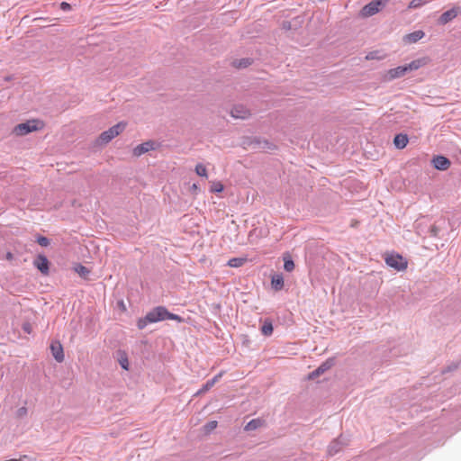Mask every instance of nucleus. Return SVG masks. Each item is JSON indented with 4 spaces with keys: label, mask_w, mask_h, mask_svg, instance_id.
Here are the masks:
<instances>
[{
    "label": "nucleus",
    "mask_w": 461,
    "mask_h": 461,
    "mask_svg": "<svg viewBox=\"0 0 461 461\" xmlns=\"http://www.w3.org/2000/svg\"><path fill=\"white\" fill-rule=\"evenodd\" d=\"M14 258V254L10 251L5 254V259L8 261H12Z\"/></svg>",
    "instance_id": "39"
},
{
    "label": "nucleus",
    "mask_w": 461,
    "mask_h": 461,
    "mask_svg": "<svg viewBox=\"0 0 461 461\" xmlns=\"http://www.w3.org/2000/svg\"><path fill=\"white\" fill-rule=\"evenodd\" d=\"M252 59L249 58H244L240 59H237L233 62L234 67L238 68H248L249 65L252 64Z\"/></svg>",
    "instance_id": "21"
},
{
    "label": "nucleus",
    "mask_w": 461,
    "mask_h": 461,
    "mask_svg": "<svg viewBox=\"0 0 461 461\" xmlns=\"http://www.w3.org/2000/svg\"><path fill=\"white\" fill-rule=\"evenodd\" d=\"M425 64H426V62L423 59H418L412 60L409 64L399 66L397 68L389 69L385 75V78H386V80L391 81V80L402 77L404 75H406L408 72L417 70L420 68H421L422 66H424Z\"/></svg>",
    "instance_id": "2"
},
{
    "label": "nucleus",
    "mask_w": 461,
    "mask_h": 461,
    "mask_svg": "<svg viewBox=\"0 0 461 461\" xmlns=\"http://www.w3.org/2000/svg\"><path fill=\"white\" fill-rule=\"evenodd\" d=\"M293 22V30H297L299 27H301L303 23V18L300 16H297L291 20Z\"/></svg>",
    "instance_id": "31"
},
{
    "label": "nucleus",
    "mask_w": 461,
    "mask_h": 461,
    "mask_svg": "<svg viewBox=\"0 0 461 461\" xmlns=\"http://www.w3.org/2000/svg\"><path fill=\"white\" fill-rule=\"evenodd\" d=\"M75 271L83 278L87 279L88 275L90 274V270L81 264H77L74 267Z\"/></svg>",
    "instance_id": "23"
},
{
    "label": "nucleus",
    "mask_w": 461,
    "mask_h": 461,
    "mask_svg": "<svg viewBox=\"0 0 461 461\" xmlns=\"http://www.w3.org/2000/svg\"><path fill=\"white\" fill-rule=\"evenodd\" d=\"M347 445L348 439L343 435H340L338 438L330 442V444L328 447V454L330 456H334L338 454Z\"/></svg>",
    "instance_id": "7"
},
{
    "label": "nucleus",
    "mask_w": 461,
    "mask_h": 461,
    "mask_svg": "<svg viewBox=\"0 0 461 461\" xmlns=\"http://www.w3.org/2000/svg\"><path fill=\"white\" fill-rule=\"evenodd\" d=\"M366 59H374L372 53H370V55L366 56Z\"/></svg>",
    "instance_id": "40"
},
{
    "label": "nucleus",
    "mask_w": 461,
    "mask_h": 461,
    "mask_svg": "<svg viewBox=\"0 0 461 461\" xmlns=\"http://www.w3.org/2000/svg\"><path fill=\"white\" fill-rule=\"evenodd\" d=\"M457 367H458V364L452 363V364H450L449 366H447V367L442 371V373L452 372V371L456 370Z\"/></svg>",
    "instance_id": "35"
},
{
    "label": "nucleus",
    "mask_w": 461,
    "mask_h": 461,
    "mask_svg": "<svg viewBox=\"0 0 461 461\" xmlns=\"http://www.w3.org/2000/svg\"><path fill=\"white\" fill-rule=\"evenodd\" d=\"M223 190V185L221 182H214L211 186L212 193H220Z\"/></svg>",
    "instance_id": "30"
},
{
    "label": "nucleus",
    "mask_w": 461,
    "mask_h": 461,
    "mask_svg": "<svg viewBox=\"0 0 461 461\" xmlns=\"http://www.w3.org/2000/svg\"><path fill=\"white\" fill-rule=\"evenodd\" d=\"M60 9L64 12H68V11L71 10V5H70V4H68L67 2H62L60 4Z\"/></svg>",
    "instance_id": "36"
},
{
    "label": "nucleus",
    "mask_w": 461,
    "mask_h": 461,
    "mask_svg": "<svg viewBox=\"0 0 461 461\" xmlns=\"http://www.w3.org/2000/svg\"><path fill=\"white\" fill-rule=\"evenodd\" d=\"M460 13L459 7H453L444 12L438 18V23L444 25L455 19Z\"/></svg>",
    "instance_id": "12"
},
{
    "label": "nucleus",
    "mask_w": 461,
    "mask_h": 461,
    "mask_svg": "<svg viewBox=\"0 0 461 461\" xmlns=\"http://www.w3.org/2000/svg\"><path fill=\"white\" fill-rule=\"evenodd\" d=\"M156 146H157V143L155 141L148 140L141 144L137 145L133 149L132 153L135 157H140L149 150H154L156 149Z\"/></svg>",
    "instance_id": "10"
},
{
    "label": "nucleus",
    "mask_w": 461,
    "mask_h": 461,
    "mask_svg": "<svg viewBox=\"0 0 461 461\" xmlns=\"http://www.w3.org/2000/svg\"><path fill=\"white\" fill-rule=\"evenodd\" d=\"M261 332L265 336H270L273 332V325L271 321H265L261 327Z\"/></svg>",
    "instance_id": "25"
},
{
    "label": "nucleus",
    "mask_w": 461,
    "mask_h": 461,
    "mask_svg": "<svg viewBox=\"0 0 461 461\" xmlns=\"http://www.w3.org/2000/svg\"><path fill=\"white\" fill-rule=\"evenodd\" d=\"M33 266L42 274L49 275L50 262L46 256L39 254L33 260Z\"/></svg>",
    "instance_id": "8"
},
{
    "label": "nucleus",
    "mask_w": 461,
    "mask_h": 461,
    "mask_svg": "<svg viewBox=\"0 0 461 461\" xmlns=\"http://www.w3.org/2000/svg\"><path fill=\"white\" fill-rule=\"evenodd\" d=\"M429 232L431 236L433 237H436L438 235V232H439V229L438 228V226L436 225H432L429 230Z\"/></svg>",
    "instance_id": "34"
},
{
    "label": "nucleus",
    "mask_w": 461,
    "mask_h": 461,
    "mask_svg": "<svg viewBox=\"0 0 461 461\" xmlns=\"http://www.w3.org/2000/svg\"><path fill=\"white\" fill-rule=\"evenodd\" d=\"M222 373H219L215 376H213L212 379H209L203 387L198 391V393H203L207 391H209L221 377Z\"/></svg>",
    "instance_id": "17"
},
{
    "label": "nucleus",
    "mask_w": 461,
    "mask_h": 461,
    "mask_svg": "<svg viewBox=\"0 0 461 461\" xmlns=\"http://www.w3.org/2000/svg\"><path fill=\"white\" fill-rule=\"evenodd\" d=\"M165 320L181 321L182 318L177 314L169 312L165 306H157L147 312L144 317L140 318L137 321V327L139 330H143L148 324L156 323Z\"/></svg>",
    "instance_id": "1"
},
{
    "label": "nucleus",
    "mask_w": 461,
    "mask_h": 461,
    "mask_svg": "<svg viewBox=\"0 0 461 461\" xmlns=\"http://www.w3.org/2000/svg\"><path fill=\"white\" fill-rule=\"evenodd\" d=\"M126 127V123L123 122H120L113 127L109 128L107 131H103L98 139V141L102 144H106L110 142L113 139L118 136L121 132L124 131Z\"/></svg>",
    "instance_id": "3"
},
{
    "label": "nucleus",
    "mask_w": 461,
    "mask_h": 461,
    "mask_svg": "<svg viewBox=\"0 0 461 461\" xmlns=\"http://www.w3.org/2000/svg\"><path fill=\"white\" fill-rule=\"evenodd\" d=\"M118 362L122 369L129 370V360L127 353L123 350L117 351Z\"/></svg>",
    "instance_id": "20"
},
{
    "label": "nucleus",
    "mask_w": 461,
    "mask_h": 461,
    "mask_svg": "<svg viewBox=\"0 0 461 461\" xmlns=\"http://www.w3.org/2000/svg\"><path fill=\"white\" fill-rule=\"evenodd\" d=\"M284 268L287 272H291L294 269V263L289 254L284 256Z\"/></svg>",
    "instance_id": "22"
},
{
    "label": "nucleus",
    "mask_w": 461,
    "mask_h": 461,
    "mask_svg": "<svg viewBox=\"0 0 461 461\" xmlns=\"http://www.w3.org/2000/svg\"><path fill=\"white\" fill-rule=\"evenodd\" d=\"M36 241L41 247H48L50 244V239L44 236H38Z\"/></svg>",
    "instance_id": "28"
},
{
    "label": "nucleus",
    "mask_w": 461,
    "mask_h": 461,
    "mask_svg": "<svg viewBox=\"0 0 461 461\" xmlns=\"http://www.w3.org/2000/svg\"><path fill=\"white\" fill-rule=\"evenodd\" d=\"M217 425L218 422L216 420H211L203 426V430L205 433H210L211 431L217 428Z\"/></svg>",
    "instance_id": "26"
},
{
    "label": "nucleus",
    "mask_w": 461,
    "mask_h": 461,
    "mask_svg": "<svg viewBox=\"0 0 461 461\" xmlns=\"http://www.w3.org/2000/svg\"><path fill=\"white\" fill-rule=\"evenodd\" d=\"M246 262V258H230L227 265L230 267H240Z\"/></svg>",
    "instance_id": "24"
},
{
    "label": "nucleus",
    "mask_w": 461,
    "mask_h": 461,
    "mask_svg": "<svg viewBox=\"0 0 461 461\" xmlns=\"http://www.w3.org/2000/svg\"><path fill=\"white\" fill-rule=\"evenodd\" d=\"M384 260L387 266L398 271L404 270L407 267V260L399 254H388Z\"/></svg>",
    "instance_id": "6"
},
{
    "label": "nucleus",
    "mask_w": 461,
    "mask_h": 461,
    "mask_svg": "<svg viewBox=\"0 0 461 461\" xmlns=\"http://www.w3.org/2000/svg\"><path fill=\"white\" fill-rule=\"evenodd\" d=\"M408 141H409L408 136L403 133H399V134L395 135V137L393 139V144L399 149H404L407 146Z\"/></svg>",
    "instance_id": "16"
},
{
    "label": "nucleus",
    "mask_w": 461,
    "mask_h": 461,
    "mask_svg": "<svg viewBox=\"0 0 461 461\" xmlns=\"http://www.w3.org/2000/svg\"><path fill=\"white\" fill-rule=\"evenodd\" d=\"M433 166L438 170H446L450 166V161L447 158L438 155L432 160Z\"/></svg>",
    "instance_id": "13"
},
{
    "label": "nucleus",
    "mask_w": 461,
    "mask_h": 461,
    "mask_svg": "<svg viewBox=\"0 0 461 461\" xmlns=\"http://www.w3.org/2000/svg\"><path fill=\"white\" fill-rule=\"evenodd\" d=\"M388 3V0H372L366 5L360 11L362 17H370L376 14Z\"/></svg>",
    "instance_id": "5"
},
{
    "label": "nucleus",
    "mask_w": 461,
    "mask_h": 461,
    "mask_svg": "<svg viewBox=\"0 0 461 461\" xmlns=\"http://www.w3.org/2000/svg\"><path fill=\"white\" fill-rule=\"evenodd\" d=\"M50 350L52 353L53 357L58 362H62L64 360V353H63V348L61 344L59 341L52 342L50 345Z\"/></svg>",
    "instance_id": "14"
},
{
    "label": "nucleus",
    "mask_w": 461,
    "mask_h": 461,
    "mask_svg": "<svg viewBox=\"0 0 461 461\" xmlns=\"http://www.w3.org/2000/svg\"><path fill=\"white\" fill-rule=\"evenodd\" d=\"M193 189H196L197 188V185L196 184H194L193 186H192Z\"/></svg>",
    "instance_id": "41"
},
{
    "label": "nucleus",
    "mask_w": 461,
    "mask_h": 461,
    "mask_svg": "<svg viewBox=\"0 0 461 461\" xmlns=\"http://www.w3.org/2000/svg\"><path fill=\"white\" fill-rule=\"evenodd\" d=\"M425 3H427L426 0H411L409 4L410 9H414L422 6Z\"/></svg>",
    "instance_id": "29"
},
{
    "label": "nucleus",
    "mask_w": 461,
    "mask_h": 461,
    "mask_svg": "<svg viewBox=\"0 0 461 461\" xmlns=\"http://www.w3.org/2000/svg\"><path fill=\"white\" fill-rule=\"evenodd\" d=\"M334 358H328L325 362H323L320 366H318L315 370L311 372L308 375L309 379H315L319 375L325 373L327 370L331 368L334 366Z\"/></svg>",
    "instance_id": "9"
},
{
    "label": "nucleus",
    "mask_w": 461,
    "mask_h": 461,
    "mask_svg": "<svg viewBox=\"0 0 461 461\" xmlns=\"http://www.w3.org/2000/svg\"><path fill=\"white\" fill-rule=\"evenodd\" d=\"M425 33L423 31L418 30L411 33L406 34L403 37V41L406 43H415L424 37Z\"/></svg>",
    "instance_id": "15"
},
{
    "label": "nucleus",
    "mask_w": 461,
    "mask_h": 461,
    "mask_svg": "<svg viewBox=\"0 0 461 461\" xmlns=\"http://www.w3.org/2000/svg\"><path fill=\"white\" fill-rule=\"evenodd\" d=\"M282 29L285 31H291L293 30V22L291 21H284L282 23Z\"/></svg>",
    "instance_id": "33"
},
{
    "label": "nucleus",
    "mask_w": 461,
    "mask_h": 461,
    "mask_svg": "<svg viewBox=\"0 0 461 461\" xmlns=\"http://www.w3.org/2000/svg\"><path fill=\"white\" fill-rule=\"evenodd\" d=\"M263 148L267 149H274L276 148V146L267 140H264Z\"/></svg>",
    "instance_id": "37"
},
{
    "label": "nucleus",
    "mask_w": 461,
    "mask_h": 461,
    "mask_svg": "<svg viewBox=\"0 0 461 461\" xmlns=\"http://www.w3.org/2000/svg\"><path fill=\"white\" fill-rule=\"evenodd\" d=\"M195 172L200 176H207L206 167L203 164H197L196 165Z\"/></svg>",
    "instance_id": "27"
},
{
    "label": "nucleus",
    "mask_w": 461,
    "mask_h": 461,
    "mask_svg": "<svg viewBox=\"0 0 461 461\" xmlns=\"http://www.w3.org/2000/svg\"><path fill=\"white\" fill-rule=\"evenodd\" d=\"M41 122L38 120H31L26 122L16 125L14 129V133L17 136H24L30 132L38 131L41 128Z\"/></svg>",
    "instance_id": "4"
},
{
    "label": "nucleus",
    "mask_w": 461,
    "mask_h": 461,
    "mask_svg": "<svg viewBox=\"0 0 461 461\" xmlns=\"http://www.w3.org/2000/svg\"><path fill=\"white\" fill-rule=\"evenodd\" d=\"M230 114L235 119H247L251 115L250 111L243 104L234 105L230 111Z\"/></svg>",
    "instance_id": "11"
},
{
    "label": "nucleus",
    "mask_w": 461,
    "mask_h": 461,
    "mask_svg": "<svg viewBox=\"0 0 461 461\" xmlns=\"http://www.w3.org/2000/svg\"><path fill=\"white\" fill-rule=\"evenodd\" d=\"M17 413L19 416L25 415L27 413V409L25 407H21L18 409Z\"/></svg>",
    "instance_id": "38"
},
{
    "label": "nucleus",
    "mask_w": 461,
    "mask_h": 461,
    "mask_svg": "<svg viewBox=\"0 0 461 461\" xmlns=\"http://www.w3.org/2000/svg\"><path fill=\"white\" fill-rule=\"evenodd\" d=\"M264 420L258 418V419H253L251 420L250 421H249L244 429L246 431H252V430H256L258 429V428L262 427L264 425Z\"/></svg>",
    "instance_id": "19"
},
{
    "label": "nucleus",
    "mask_w": 461,
    "mask_h": 461,
    "mask_svg": "<svg viewBox=\"0 0 461 461\" xmlns=\"http://www.w3.org/2000/svg\"><path fill=\"white\" fill-rule=\"evenodd\" d=\"M22 329L27 334H31L32 332V326L30 322H24Z\"/></svg>",
    "instance_id": "32"
},
{
    "label": "nucleus",
    "mask_w": 461,
    "mask_h": 461,
    "mask_svg": "<svg viewBox=\"0 0 461 461\" xmlns=\"http://www.w3.org/2000/svg\"><path fill=\"white\" fill-rule=\"evenodd\" d=\"M271 285L274 290L280 291L284 287V277L282 274H276L272 276Z\"/></svg>",
    "instance_id": "18"
}]
</instances>
